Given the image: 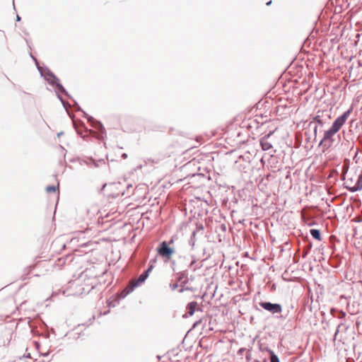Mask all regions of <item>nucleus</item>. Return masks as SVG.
<instances>
[{
  "mask_svg": "<svg viewBox=\"0 0 362 362\" xmlns=\"http://www.w3.org/2000/svg\"><path fill=\"white\" fill-rule=\"evenodd\" d=\"M350 114V110L345 112L341 116L339 117L333 123L332 127L325 132L323 139L318 144L322 148H329L333 142L332 136L341 129L346 121L348 116Z\"/></svg>",
  "mask_w": 362,
  "mask_h": 362,
  "instance_id": "1",
  "label": "nucleus"
},
{
  "mask_svg": "<svg viewBox=\"0 0 362 362\" xmlns=\"http://www.w3.org/2000/svg\"><path fill=\"white\" fill-rule=\"evenodd\" d=\"M119 182H112L110 184H105L103 186L102 190L105 194L110 197H117L119 195H122L124 192L121 187Z\"/></svg>",
  "mask_w": 362,
  "mask_h": 362,
  "instance_id": "2",
  "label": "nucleus"
},
{
  "mask_svg": "<svg viewBox=\"0 0 362 362\" xmlns=\"http://www.w3.org/2000/svg\"><path fill=\"white\" fill-rule=\"evenodd\" d=\"M156 259L151 261L148 269L143 274H141L137 279L131 281L130 284L126 288L127 293H129V292L132 291L134 287L139 286L140 284L143 283L146 279V278L149 275V273L153 269V264L156 263Z\"/></svg>",
  "mask_w": 362,
  "mask_h": 362,
  "instance_id": "3",
  "label": "nucleus"
},
{
  "mask_svg": "<svg viewBox=\"0 0 362 362\" xmlns=\"http://www.w3.org/2000/svg\"><path fill=\"white\" fill-rule=\"evenodd\" d=\"M158 254L163 257H165L170 259L174 253V250L168 247V244L166 242H163L160 247L158 248Z\"/></svg>",
  "mask_w": 362,
  "mask_h": 362,
  "instance_id": "4",
  "label": "nucleus"
},
{
  "mask_svg": "<svg viewBox=\"0 0 362 362\" xmlns=\"http://www.w3.org/2000/svg\"><path fill=\"white\" fill-rule=\"evenodd\" d=\"M259 305L266 310L272 313H279L281 312V306L279 304L271 303L269 302H261Z\"/></svg>",
  "mask_w": 362,
  "mask_h": 362,
  "instance_id": "5",
  "label": "nucleus"
},
{
  "mask_svg": "<svg viewBox=\"0 0 362 362\" xmlns=\"http://www.w3.org/2000/svg\"><path fill=\"white\" fill-rule=\"evenodd\" d=\"M273 132H270L267 135L262 137L260 140V144L262 150L267 151L272 148V144L268 141L269 136L272 134Z\"/></svg>",
  "mask_w": 362,
  "mask_h": 362,
  "instance_id": "6",
  "label": "nucleus"
},
{
  "mask_svg": "<svg viewBox=\"0 0 362 362\" xmlns=\"http://www.w3.org/2000/svg\"><path fill=\"white\" fill-rule=\"evenodd\" d=\"M350 190L351 192H356L358 190H362V170H361V173L360 174V175L358 178L357 182L352 187L350 188Z\"/></svg>",
  "mask_w": 362,
  "mask_h": 362,
  "instance_id": "7",
  "label": "nucleus"
},
{
  "mask_svg": "<svg viewBox=\"0 0 362 362\" xmlns=\"http://www.w3.org/2000/svg\"><path fill=\"white\" fill-rule=\"evenodd\" d=\"M197 303L195 301L190 302L187 306V313L192 316L194 315L195 310L197 307Z\"/></svg>",
  "mask_w": 362,
  "mask_h": 362,
  "instance_id": "8",
  "label": "nucleus"
},
{
  "mask_svg": "<svg viewBox=\"0 0 362 362\" xmlns=\"http://www.w3.org/2000/svg\"><path fill=\"white\" fill-rule=\"evenodd\" d=\"M269 353L270 362H280L278 356L272 351H269Z\"/></svg>",
  "mask_w": 362,
  "mask_h": 362,
  "instance_id": "9",
  "label": "nucleus"
},
{
  "mask_svg": "<svg viewBox=\"0 0 362 362\" xmlns=\"http://www.w3.org/2000/svg\"><path fill=\"white\" fill-rule=\"evenodd\" d=\"M313 296H310V303L308 304V302L305 305V308H308L309 311H310V312H313V309L315 307V306H313Z\"/></svg>",
  "mask_w": 362,
  "mask_h": 362,
  "instance_id": "10",
  "label": "nucleus"
},
{
  "mask_svg": "<svg viewBox=\"0 0 362 362\" xmlns=\"http://www.w3.org/2000/svg\"><path fill=\"white\" fill-rule=\"evenodd\" d=\"M56 187L54 186H48L47 188H46V191L48 192V193H51V192H56Z\"/></svg>",
  "mask_w": 362,
  "mask_h": 362,
  "instance_id": "11",
  "label": "nucleus"
},
{
  "mask_svg": "<svg viewBox=\"0 0 362 362\" xmlns=\"http://www.w3.org/2000/svg\"><path fill=\"white\" fill-rule=\"evenodd\" d=\"M310 233L315 239H317V229H311Z\"/></svg>",
  "mask_w": 362,
  "mask_h": 362,
  "instance_id": "12",
  "label": "nucleus"
},
{
  "mask_svg": "<svg viewBox=\"0 0 362 362\" xmlns=\"http://www.w3.org/2000/svg\"><path fill=\"white\" fill-rule=\"evenodd\" d=\"M174 239H175V236L172 237V238L170 239V240L169 241V245H171L174 242Z\"/></svg>",
  "mask_w": 362,
  "mask_h": 362,
  "instance_id": "13",
  "label": "nucleus"
},
{
  "mask_svg": "<svg viewBox=\"0 0 362 362\" xmlns=\"http://www.w3.org/2000/svg\"><path fill=\"white\" fill-rule=\"evenodd\" d=\"M313 131H314V133L316 134L317 133V125L314 127L313 128Z\"/></svg>",
  "mask_w": 362,
  "mask_h": 362,
  "instance_id": "14",
  "label": "nucleus"
},
{
  "mask_svg": "<svg viewBox=\"0 0 362 362\" xmlns=\"http://www.w3.org/2000/svg\"><path fill=\"white\" fill-rule=\"evenodd\" d=\"M271 3H272V1H270L267 2V5H270V4H271Z\"/></svg>",
  "mask_w": 362,
  "mask_h": 362,
  "instance_id": "15",
  "label": "nucleus"
},
{
  "mask_svg": "<svg viewBox=\"0 0 362 362\" xmlns=\"http://www.w3.org/2000/svg\"><path fill=\"white\" fill-rule=\"evenodd\" d=\"M20 17L18 16H17V21H20Z\"/></svg>",
  "mask_w": 362,
  "mask_h": 362,
  "instance_id": "16",
  "label": "nucleus"
},
{
  "mask_svg": "<svg viewBox=\"0 0 362 362\" xmlns=\"http://www.w3.org/2000/svg\"><path fill=\"white\" fill-rule=\"evenodd\" d=\"M317 237H318V240L320 238V233H318V235H317Z\"/></svg>",
  "mask_w": 362,
  "mask_h": 362,
  "instance_id": "17",
  "label": "nucleus"
}]
</instances>
